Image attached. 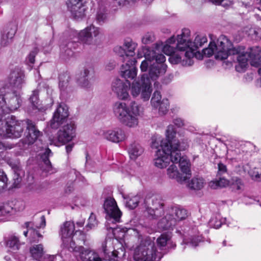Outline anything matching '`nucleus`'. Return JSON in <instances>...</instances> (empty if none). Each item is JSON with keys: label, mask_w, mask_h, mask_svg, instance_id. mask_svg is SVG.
Here are the masks:
<instances>
[{"label": "nucleus", "mask_w": 261, "mask_h": 261, "mask_svg": "<svg viewBox=\"0 0 261 261\" xmlns=\"http://www.w3.org/2000/svg\"><path fill=\"white\" fill-rule=\"evenodd\" d=\"M55 256L54 255H50L46 254L42 257L41 261H55Z\"/></svg>", "instance_id": "59"}, {"label": "nucleus", "mask_w": 261, "mask_h": 261, "mask_svg": "<svg viewBox=\"0 0 261 261\" xmlns=\"http://www.w3.org/2000/svg\"><path fill=\"white\" fill-rule=\"evenodd\" d=\"M85 221V219H81L76 222V225L79 227H82L84 226Z\"/></svg>", "instance_id": "63"}, {"label": "nucleus", "mask_w": 261, "mask_h": 261, "mask_svg": "<svg viewBox=\"0 0 261 261\" xmlns=\"http://www.w3.org/2000/svg\"><path fill=\"white\" fill-rule=\"evenodd\" d=\"M207 38L205 36L197 35L195 37L194 42H192V46L195 49H197L207 42Z\"/></svg>", "instance_id": "40"}, {"label": "nucleus", "mask_w": 261, "mask_h": 261, "mask_svg": "<svg viewBox=\"0 0 261 261\" xmlns=\"http://www.w3.org/2000/svg\"><path fill=\"white\" fill-rule=\"evenodd\" d=\"M43 162L46 165V167L44 169V170L46 172L48 173L49 174L53 173L55 172V170L52 167L51 163L50 161L48 160V158H46L43 160Z\"/></svg>", "instance_id": "52"}, {"label": "nucleus", "mask_w": 261, "mask_h": 261, "mask_svg": "<svg viewBox=\"0 0 261 261\" xmlns=\"http://www.w3.org/2000/svg\"><path fill=\"white\" fill-rule=\"evenodd\" d=\"M16 32V26L14 24L11 25L9 28L5 29L2 35L1 44L5 46L10 44Z\"/></svg>", "instance_id": "27"}, {"label": "nucleus", "mask_w": 261, "mask_h": 261, "mask_svg": "<svg viewBox=\"0 0 261 261\" xmlns=\"http://www.w3.org/2000/svg\"><path fill=\"white\" fill-rule=\"evenodd\" d=\"M192 43L190 41V38H189V41H188L186 43V46H187V48H186V50H189L190 52H192L193 56L190 58L192 61V63L190 65H182L184 66H191L194 63L193 58L195 57L196 59L198 60H202L204 56L203 52L202 53L199 51H196L197 49L194 48L192 46Z\"/></svg>", "instance_id": "31"}, {"label": "nucleus", "mask_w": 261, "mask_h": 261, "mask_svg": "<svg viewBox=\"0 0 261 261\" xmlns=\"http://www.w3.org/2000/svg\"><path fill=\"white\" fill-rule=\"evenodd\" d=\"M74 146V144H69L66 146V150L68 154H69L72 150Z\"/></svg>", "instance_id": "64"}, {"label": "nucleus", "mask_w": 261, "mask_h": 261, "mask_svg": "<svg viewBox=\"0 0 261 261\" xmlns=\"http://www.w3.org/2000/svg\"><path fill=\"white\" fill-rule=\"evenodd\" d=\"M97 223L95 216L93 213H91L89 218L88 224L86 225L85 229L88 231L96 227L97 225Z\"/></svg>", "instance_id": "43"}, {"label": "nucleus", "mask_w": 261, "mask_h": 261, "mask_svg": "<svg viewBox=\"0 0 261 261\" xmlns=\"http://www.w3.org/2000/svg\"><path fill=\"white\" fill-rule=\"evenodd\" d=\"M113 110L115 117L125 126L134 128L138 125L140 107L135 101L132 102L129 106L124 102H116Z\"/></svg>", "instance_id": "5"}, {"label": "nucleus", "mask_w": 261, "mask_h": 261, "mask_svg": "<svg viewBox=\"0 0 261 261\" xmlns=\"http://www.w3.org/2000/svg\"><path fill=\"white\" fill-rule=\"evenodd\" d=\"M132 85L128 81L123 82L120 79H115L112 83V89L119 99L125 100L129 97L128 90L131 91Z\"/></svg>", "instance_id": "18"}, {"label": "nucleus", "mask_w": 261, "mask_h": 261, "mask_svg": "<svg viewBox=\"0 0 261 261\" xmlns=\"http://www.w3.org/2000/svg\"><path fill=\"white\" fill-rule=\"evenodd\" d=\"M173 122L177 127H181L185 125L184 120L180 118L174 119Z\"/></svg>", "instance_id": "58"}, {"label": "nucleus", "mask_w": 261, "mask_h": 261, "mask_svg": "<svg viewBox=\"0 0 261 261\" xmlns=\"http://www.w3.org/2000/svg\"><path fill=\"white\" fill-rule=\"evenodd\" d=\"M152 51V50H148L147 52L145 54V60L142 62V63L140 66V69L142 72H145L147 71L148 66H149V62L151 61H153L154 59H147L146 58V55L149 54L150 51Z\"/></svg>", "instance_id": "49"}, {"label": "nucleus", "mask_w": 261, "mask_h": 261, "mask_svg": "<svg viewBox=\"0 0 261 261\" xmlns=\"http://www.w3.org/2000/svg\"><path fill=\"white\" fill-rule=\"evenodd\" d=\"M218 50V46L215 42H211L209 44L208 47L202 50V52L206 57H210L213 55H215L216 58V54Z\"/></svg>", "instance_id": "34"}, {"label": "nucleus", "mask_w": 261, "mask_h": 261, "mask_svg": "<svg viewBox=\"0 0 261 261\" xmlns=\"http://www.w3.org/2000/svg\"><path fill=\"white\" fill-rule=\"evenodd\" d=\"M94 74V69L92 66L86 67L81 73L80 77L77 79V82L83 87L88 88L90 86L89 80L92 77Z\"/></svg>", "instance_id": "24"}, {"label": "nucleus", "mask_w": 261, "mask_h": 261, "mask_svg": "<svg viewBox=\"0 0 261 261\" xmlns=\"http://www.w3.org/2000/svg\"><path fill=\"white\" fill-rule=\"evenodd\" d=\"M8 178L5 173L0 170V191L4 190L7 186Z\"/></svg>", "instance_id": "48"}, {"label": "nucleus", "mask_w": 261, "mask_h": 261, "mask_svg": "<svg viewBox=\"0 0 261 261\" xmlns=\"http://www.w3.org/2000/svg\"><path fill=\"white\" fill-rule=\"evenodd\" d=\"M176 132L173 125L168 126L166 131V139L163 140L168 143L171 151L180 152L189 147V142L187 139H182L181 142L176 139Z\"/></svg>", "instance_id": "13"}, {"label": "nucleus", "mask_w": 261, "mask_h": 261, "mask_svg": "<svg viewBox=\"0 0 261 261\" xmlns=\"http://www.w3.org/2000/svg\"><path fill=\"white\" fill-rule=\"evenodd\" d=\"M154 39L153 36L150 33L145 34L142 39V41L144 44H147L152 42Z\"/></svg>", "instance_id": "54"}, {"label": "nucleus", "mask_w": 261, "mask_h": 261, "mask_svg": "<svg viewBox=\"0 0 261 261\" xmlns=\"http://www.w3.org/2000/svg\"><path fill=\"white\" fill-rule=\"evenodd\" d=\"M18 239L15 236H11L7 242V246L13 250H18L20 246Z\"/></svg>", "instance_id": "39"}, {"label": "nucleus", "mask_w": 261, "mask_h": 261, "mask_svg": "<svg viewBox=\"0 0 261 261\" xmlns=\"http://www.w3.org/2000/svg\"><path fill=\"white\" fill-rule=\"evenodd\" d=\"M29 252L31 257L38 261H41L42 257L46 255L43 246L41 244L31 246L29 249Z\"/></svg>", "instance_id": "28"}, {"label": "nucleus", "mask_w": 261, "mask_h": 261, "mask_svg": "<svg viewBox=\"0 0 261 261\" xmlns=\"http://www.w3.org/2000/svg\"><path fill=\"white\" fill-rule=\"evenodd\" d=\"M218 169L219 172L221 173H224L226 171V167L225 165L222 163L218 164Z\"/></svg>", "instance_id": "62"}, {"label": "nucleus", "mask_w": 261, "mask_h": 261, "mask_svg": "<svg viewBox=\"0 0 261 261\" xmlns=\"http://www.w3.org/2000/svg\"><path fill=\"white\" fill-rule=\"evenodd\" d=\"M68 107L65 104H60L54 113L53 118L50 121L49 125L51 128L56 129L65 121H68Z\"/></svg>", "instance_id": "17"}, {"label": "nucleus", "mask_w": 261, "mask_h": 261, "mask_svg": "<svg viewBox=\"0 0 261 261\" xmlns=\"http://www.w3.org/2000/svg\"><path fill=\"white\" fill-rule=\"evenodd\" d=\"M79 40L83 44H96L102 38V34L98 28L90 25L79 33Z\"/></svg>", "instance_id": "14"}, {"label": "nucleus", "mask_w": 261, "mask_h": 261, "mask_svg": "<svg viewBox=\"0 0 261 261\" xmlns=\"http://www.w3.org/2000/svg\"><path fill=\"white\" fill-rule=\"evenodd\" d=\"M103 207L106 215V227L107 229H112L116 230L115 227L111 226L116 223L119 222L122 213L119 209L116 202L114 198H109L106 199Z\"/></svg>", "instance_id": "8"}, {"label": "nucleus", "mask_w": 261, "mask_h": 261, "mask_svg": "<svg viewBox=\"0 0 261 261\" xmlns=\"http://www.w3.org/2000/svg\"><path fill=\"white\" fill-rule=\"evenodd\" d=\"M59 86L61 91H64L68 86L70 79L69 74L67 72L63 73L60 74Z\"/></svg>", "instance_id": "35"}, {"label": "nucleus", "mask_w": 261, "mask_h": 261, "mask_svg": "<svg viewBox=\"0 0 261 261\" xmlns=\"http://www.w3.org/2000/svg\"><path fill=\"white\" fill-rule=\"evenodd\" d=\"M162 254L158 253L154 242L150 237L144 238L135 251V261H160Z\"/></svg>", "instance_id": "6"}, {"label": "nucleus", "mask_w": 261, "mask_h": 261, "mask_svg": "<svg viewBox=\"0 0 261 261\" xmlns=\"http://www.w3.org/2000/svg\"><path fill=\"white\" fill-rule=\"evenodd\" d=\"M147 59H155V62L150 65L148 75L144 73L138 81L132 83L131 94L134 97L140 96L144 101H148L152 92V81L156 80L163 75L167 71V66L165 64L166 58L163 54H156L153 50L146 55Z\"/></svg>", "instance_id": "2"}, {"label": "nucleus", "mask_w": 261, "mask_h": 261, "mask_svg": "<svg viewBox=\"0 0 261 261\" xmlns=\"http://www.w3.org/2000/svg\"><path fill=\"white\" fill-rule=\"evenodd\" d=\"M228 145L229 147L228 148L227 154L233 152H234V154L241 153V149L240 148L241 147L242 145L239 142L233 140Z\"/></svg>", "instance_id": "37"}, {"label": "nucleus", "mask_w": 261, "mask_h": 261, "mask_svg": "<svg viewBox=\"0 0 261 261\" xmlns=\"http://www.w3.org/2000/svg\"><path fill=\"white\" fill-rule=\"evenodd\" d=\"M222 224V220H220L217 217L212 218L210 221V225L215 228H220Z\"/></svg>", "instance_id": "50"}, {"label": "nucleus", "mask_w": 261, "mask_h": 261, "mask_svg": "<svg viewBox=\"0 0 261 261\" xmlns=\"http://www.w3.org/2000/svg\"><path fill=\"white\" fill-rule=\"evenodd\" d=\"M75 204L76 206H85L88 205L89 203V201H88L85 198L83 197H77L75 199Z\"/></svg>", "instance_id": "51"}, {"label": "nucleus", "mask_w": 261, "mask_h": 261, "mask_svg": "<svg viewBox=\"0 0 261 261\" xmlns=\"http://www.w3.org/2000/svg\"><path fill=\"white\" fill-rule=\"evenodd\" d=\"M239 53L237 57L238 64L236 66V69L238 72H242L245 71L248 65L249 60L250 63L252 61L258 60L260 56L261 48L259 46H254L250 48L249 51L245 53L244 50L242 51L240 47Z\"/></svg>", "instance_id": "10"}, {"label": "nucleus", "mask_w": 261, "mask_h": 261, "mask_svg": "<svg viewBox=\"0 0 261 261\" xmlns=\"http://www.w3.org/2000/svg\"><path fill=\"white\" fill-rule=\"evenodd\" d=\"M24 75L19 68L12 70L7 79V83L3 88L8 91L0 97V116L17 110L20 106L21 99L19 94L14 91V89H20L24 83Z\"/></svg>", "instance_id": "4"}, {"label": "nucleus", "mask_w": 261, "mask_h": 261, "mask_svg": "<svg viewBox=\"0 0 261 261\" xmlns=\"http://www.w3.org/2000/svg\"><path fill=\"white\" fill-rule=\"evenodd\" d=\"M252 179L257 181H261V168H254L249 171Z\"/></svg>", "instance_id": "41"}, {"label": "nucleus", "mask_w": 261, "mask_h": 261, "mask_svg": "<svg viewBox=\"0 0 261 261\" xmlns=\"http://www.w3.org/2000/svg\"><path fill=\"white\" fill-rule=\"evenodd\" d=\"M13 168L14 169V171L15 172L14 177L15 178V181L14 182V184L16 185V184H18L19 182H20L21 181V178L19 176L20 169H19V167L17 166L13 167Z\"/></svg>", "instance_id": "55"}, {"label": "nucleus", "mask_w": 261, "mask_h": 261, "mask_svg": "<svg viewBox=\"0 0 261 261\" xmlns=\"http://www.w3.org/2000/svg\"><path fill=\"white\" fill-rule=\"evenodd\" d=\"M169 108V102L167 99L162 100L161 103L158 107L159 113L162 114H165L168 111Z\"/></svg>", "instance_id": "44"}, {"label": "nucleus", "mask_w": 261, "mask_h": 261, "mask_svg": "<svg viewBox=\"0 0 261 261\" xmlns=\"http://www.w3.org/2000/svg\"><path fill=\"white\" fill-rule=\"evenodd\" d=\"M76 136V126L72 120H69L57 133L56 138L50 139V144L60 146L72 141Z\"/></svg>", "instance_id": "9"}, {"label": "nucleus", "mask_w": 261, "mask_h": 261, "mask_svg": "<svg viewBox=\"0 0 261 261\" xmlns=\"http://www.w3.org/2000/svg\"><path fill=\"white\" fill-rule=\"evenodd\" d=\"M248 35L253 39H261V29L259 28H251L248 31Z\"/></svg>", "instance_id": "42"}, {"label": "nucleus", "mask_w": 261, "mask_h": 261, "mask_svg": "<svg viewBox=\"0 0 261 261\" xmlns=\"http://www.w3.org/2000/svg\"><path fill=\"white\" fill-rule=\"evenodd\" d=\"M135 64H132L126 62L125 64H123L121 67V75L125 79H133L137 76V69L135 67Z\"/></svg>", "instance_id": "26"}, {"label": "nucleus", "mask_w": 261, "mask_h": 261, "mask_svg": "<svg viewBox=\"0 0 261 261\" xmlns=\"http://www.w3.org/2000/svg\"><path fill=\"white\" fill-rule=\"evenodd\" d=\"M46 225V221H45V218L44 216H42L40 218V223L39 225H37L36 227L38 228H43Z\"/></svg>", "instance_id": "60"}, {"label": "nucleus", "mask_w": 261, "mask_h": 261, "mask_svg": "<svg viewBox=\"0 0 261 261\" xmlns=\"http://www.w3.org/2000/svg\"><path fill=\"white\" fill-rule=\"evenodd\" d=\"M176 224V220L173 216L169 213H167L166 215L162 218L158 223L159 229L164 230L170 231L173 230V227Z\"/></svg>", "instance_id": "23"}, {"label": "nucleus", "mask_w": 261, "mask_h": 261, "mask_svg": "<svg viewBox=\"0 0 261 261\" xmlns=\"http://www.w3.org/2000/svg\"><path fill=\"white\" fill-rule=\"evenodd\" d=\"M30 100L34 108L37 109L38 108L39 102L38 91H33V93L30 98Z\"/></svg>", "instance_id": "45"}, {"label": "nucleus", "mask_w": 261, "mask_h": 261, "mask_svg": "<svg viewBox=\"0 0 261 261\" xmlns=\"http://www.w3.org/2000/svg\"><path fill=\"white\" fill-rule=\"evenodd\" d=\"M13 208L9 204H0V216H4L10 214L13 211Z\"/></svg>", "instance_id": "47"}, {"label": "nucleus", "mask_w": 261, "mask_h": 261, "mask_svg": "<svg viewBox=\"0 0 261 261\" xmlns=\"http://www.w3.org/2000/svg\"><path fill=\"white\" fill-rule=\"evenodd\" d=\"M101 136L103 139L115 143L123 142L126 139L124 131L119 127L104 130Z\"/></svg>", "instance_id": "21"}, {"label": "nucleus", "mask_w": 261, "mask_h": 261, "mask_svg": "<svg viewBox=\"0 0 261 261\" xmlns=\"http://www.w3.org/2000/svg\"><path fill=\"white\" fill-rule=\"evenodd\" d=\"M128 152L130 158L135 160L143 152V149L139 144L135 142L130 145L128 149Z\"/></svg>", "instance_id": "30"}, {"label": "nucleus", "mask_w": 261, "mask_h": 261, "mask_svg": "<svg viewBox=\"0 0 261 261\" xmlns=\"http://www.w3.org/2000/svg\"><path fill=\"white\" fill-rule=\"evenodd\" d=\"M242 186V181L240 179H237L235 183L233 184L234 188H236L237 190L241 189Z\"/></svg>", "instance_id": "61"}, {"label": "nucleus", "mask_w": 261, "mask_h": 261, "mask_svg": "<svg viewBox=\"0 0 261 261\" xmlns=\"http://www.w3.org/2000/svg\"><path fill=\"white\" fill-rule=\"evenodd\" d=\"M107 18L106 14L102 12H98L96 15V20L98 23H101L105 22Z\"/></svg>", "instance_id": "56"}, {"label": "nucleus", "mask_w": 261, "mask_h": 261, "mask_svg": "<svg viewBox=\"0 0 261 261\" xmlns=\"http://www.w3.org/2000/svg\"><path fill=\"white\" fill-rule=\"evenodd\" d=\"M22 256L20 257L18 255L10 254L5 257L6 261H22Z\"/></svg>", "instance_id": "53"}, {"label": "nucleus", "mask_w": 261, "mask_h": 261, "mask_svg": "<svg viewBox=\"0 0 261 261\" xmlns=\"http://www.w3.org/2000/svg\"><path fill=\"white\" fill-rule=\"evenodd\" d=\"M59 236L62 245L74 253L77 261H102L98 255L94 251L85 250L83 245L85 244L86 235L81 230L75 231V224L73 221H66L60 226ZM104 248L105 254L108 255L103 261H120L118 251L113 250L107 252Z\"/></svg>", "instance_id": "1"}, {"label": "nucleus", "mask_w": 261, "mask_h": 261, "mask_svg": "<svg viewBox=\"0 0 261 261\" xmlns=\"http://www.w3.org/2000/svg\"><path fill=\"white\" fill-rule=\"evenodd\" d=\"M151 147L157 149L154 159V165L159 168H164L171 161V151L167 142L159 136L152 138Z\"/></svg>", "instance_id": "7"}, {"label": "nucleus", "mask_w": 261, "mask_h": 261, "mask_svg": "<svg viewBox=\"0 0 261 261\" xmlns=\"http://www.w3.org/2000/svg\"><path fill=\"white\" fill-rule=\"evenodd\" d=\"M171 212L175 215L176 222L184 220L188 216L187 210L179 206H175L172 208Z\"/></svg>", "instance_id": "33"}, {"label": "nucleus", "mask_w": 261, "mask_h": 261, "mask_svg": "<svg viewBox=\"0 0 261 261\" xmlns=\"http://www.w3.org/2000/svg\"><path fill=\"white\" fill-rule=\"evenodd\" d=\"M172 233L171 231L162 233L156 239V252L163 255L167 253L171 249L176 247L175 243L173 241Z\"/></svg>", "instance_id": "16"}, {"label": "nucleus", "mask_w": 261, "mask_h": 261, "mask_svg": "<svg viewBox=\"0 0 261 261\" xmlns=\"http://www.w3.org/2000/svg\"><path fill=\"white\" fill-rule=\"evenodd\" d=\"M140 200V197L139 196H135L127 201L126 205L130 209H134L138 206Z\"/></svg>", "instance_id": "46"}, {"label": "nucleus", "mask_w": 261, "mask_h": 261, "mask_svg": "<svg viewBox=\"0 0 261 261\" xmlns=\"http://www.w3.org/2000/svg\"><path fill=\"white\" fill-rule=\"evenodd\" d=\"M205 184L204 179L202 177L197 176L193 177L191 179L188 184V187L191 189L198 190L202 189Z\"/></svg>", "instance_id": "32"}, {"label": "nucleus", "mask_w": 261, "mask_h": 261, "mask_svg": "<svg viewBox=\"0 0 261 261\" xmlns=\"http://www.w3.org/2000/svg\"><path fill=\"white\" fill-rule=\"evenodd\" d=\"M171 162L173 163H179L183 177H186V180L190 178L191 164L187 156H181L180 152L173 151L171 152Z\"/></svg>", "instance_id": "19"}, {"label": "nucleus", "mask_w": 261, "mask_h": 261, "mask_svg": "<svg viewBox=\"0 0 261 261\" xmlns=\"http://www.w3.org/2000/svg\"><path fill=\"white\" fill-rule=\"evenodd\" d=\"M37 49L35 48L30 53L27 59L29 62L32 64H34L35 62V57L36 55L37 54Z\"/></svg>", "instance_id": "57"}, {"label": "nucleus", "mask_w": 261, "mask_h": 261, "mask_svg": "<svg viewBox=\"0 0 261 261\" xmlns=\"http://www.w3.org/2000/svg\"><path fill=\"white\" fill-rule=\"evenodd\" d=\"M144 207L152 219H157L164 212V202L159 195L147 196L144 201Z\"/></svg>", "instance_id": "11"}, {"label": "nucleus", "mask_w": 261, "mask_h": 261, "mask_svg": "<svg viewBox=\"0 0 261 261\" xmlns=\"http://www.w3.org/2000/svg\"><path fill=\"white\" fill-rule=\"evenodd\" d=\"M27 132L25 133V144H33L42 135V133L36 127L35 123L29 119L27 120Z\"/></svg>", "instance_id": "22"}, {"label": "nucleus", "mask_w": 261, "mask_h": 261, "mask_svg": "<svg viewBox=\"0 0 261 261\" xmlns=\"http://www.w3.org/2000/svg\"><path fill=\"white\" fill-rule=\"evenodd\" d=\"M218 50L216 54V59L223 60L226 59L228 55H233L237 56L240 47L231 49L232 43L224 35H221L218 39L217 43Z\"/></svg>", "instance_id": "12"}, {"label": "nucleus", "mask_w": 261, "mask_h": 261, "mask_svg": "<svg viewBox=\"0 0 261 261\" xmlns=\"http://www.w3.org/2000/svg\"><path fill=\"white\" fill-rule=\"evenodd\" d=\"M66 5L68 10L75 19H79L85 16L86 11L84 0H67Z\"/></svg>", "instance_id": "20"}, {"label": "nucleus", "mask_w": 261, "mask_h": 261, "mask_svg": "<svg viewBox=\"0 0 261 261\" xmlns=\"http://www.w3.org/2000/svg\"><path fill=\"white\" fill-rule=\"evenodd\" d=\"M162 96L160 91L158 90H155L152 95L151 99V106L155 108L158 109L160 104L161 103L162 100Z\"/></svg>", "instance_id": "38"}, {"label": "nucleus", "mask_w": 261, "mask_h": 261, "mask_svg": "<svg viewBox=\"0 0 261 261\" xmlns=\"http://www.w3.org/2000/svg\"><path fill=\"white\" fill-rule=\"evenodd\" d=\"M229 184V181L227 179L224 178H220L218 180H216L210 182L209 186L211 188L217 189L218 188L226 187L228 186Z\"/></svg>", "instance_id": "36"}, {"label": "nucleus", "mask_w": 261, "mask_h": 261, "mask_svg": "<svg viewBox=\"0 0 261 261\" xmlns=\"http://www.w3.org/2000/svg\"><path fill=\"white\" fill-rule=\"evenodd\" d=\"M190 31L184 29L180 35L176 37H171L163 44L162 42L155 44L152 50L156 54L162 50L166 55L169 56V62L172 64H181V65H190L192 63L191 57L193 56L192 52L186 50V43L189 41Z\"/></svg>", "instance_id": "3"}, {"label": "nucleus", "mask_w": 261, "mask_h": 261, "mask_svg": "<svg viewBox=\"0 0 261 261\" xmlns=\"http://www.w3.org/2000/svg\"><path fill=\"white\" fill-rule=\"evenodd\" d=\"M167 174L170 178L174 179L178 182H182L186 180V177H183L179 173L176 166L172 164L167 169Z\"/></svg>", "instance_id": "29"}, {"label": "nucleus", "mask_w": 261, "mask_h": 261, "mask_svg": "<svg viewBox=\"0 0 261 261\" xmlns=\"http://www.w3.org/2000/svg\"><path fill=\"white\" fill-rule=\"evenodd\" d=\"M196 228L193 229L188 233V237L184 239V244L191 247H195L202 241L201 236L199 235Z\"/></svg>", "instance_id": "25"}, {"label": "nucleus", "mask_w": 261, "mask_h": 261, "mask_svg": "<svg viewBox=\"0 0 261 261\" xmlns=\"http://www.w3.org/2000/svg\"><path fill=\"white\" fill-rule=\"evenodd\" d=\"M137 44L130 39L124 40L123 46H118L115 47L114 51L119 56L122 58L123 62H127L136 64V60L132 57L135 55V50Z\"/></svg>", "instance_id": "15"}]
</instances>
